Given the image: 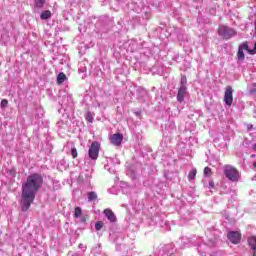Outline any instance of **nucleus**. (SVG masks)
Instances as JSON below:
<instances>
[{
    "label": "nucleus",
    "instance_id": "aec40b11",
    "mask_svg": "<svg viewBox=\"0 0 256 256\" xmlns=\"http://www.w3.org/2000/svg\"><path fill=\"white\" fill-rule=\"evenodd\" d=\"M103 225H104V223L102 221L96 222V224H95L96 231H101L103 229Z\"/></svg>",
    "mask_w": 256,
    "mask_h": 256
},
{
    "label": "nucleus",
    "instance_id": "6ab92c4d",
    "mask_svg": "<svg viewBox=\"0 0 256 256\" xmlns=\"http://www.w3.org/2000/svg\"><path fill=\"white\" fill-rule=\"evenodd\" d=\"M85 119L86 121H88V123H93V114H91V112H87L85 115Z\"/></svg>",
    "mask_w": 256,
    "mask_h": 256
},
{
    "label": "nucleus",
    "instance_id": "5701e85b",
    "mask_svg": "<svg viewBox=\"0 0 256 256\" xmlns=\"http://www.w3.org/2000/svg\"><path fill=\"white\" fill-rule=\"evenodd\" d=\"M71 155H72L73 159H77V156L79 155L77 153V148H72Z\"/></svg>",
    "mask_w": 256,
    "mask_h": 256
},
{
    "label": "nucleus",
    "instance_id": "f257e3e1",
    "mask_svg": "<svg viewBox=\"0 0 256 256\" xmlns=\"http://www.w3.org/2000/svg\"><path fill=\"white\" fill-rule=\"evenodd\" d=\"M43 187V176L39 173L30 174L24 183H22V194L20 200L21 210L25 213L29 211L31 204L39 190Z\"/></svg>",
    "mask_w": 256,
    "mask_h": 256
},
{
    "label": "nucleus",
    "instance_id": "0eeeda50",
    "mask_svg": "<svg viewBox=\"0 0 256 256\" xmlns=\"http://www.w3.org/2000/svg\"><path fill=\"white\" fill-rule=\"evenodd\" d=\"M110 143L115 145V147H119L123 143V134L116 133L110 136Z\"/></svg>",
    "mask_w": 256,
    "mask_h": 256
},
{
    "label": "nucleus",
    "instance_id": "1a4fd4ad",
    "mask_svg": "<svg viewBox=\"0 0 256 256\" xmlns=\"http://www.w3.org/2000/svg\"><path fill=\"white\" fill-rule=\"evenodd\" d=\"M247 243L251 249L252 255L256 256V235L248 237Z\"/></svg>",
    "mask_w": 256,
    "mask_h": 256
},
{
    "label": "nucleus",
    "instance_id": "7ed1b4c3",
    "mask_svg": "<svg viewBox=\"0 0 256 256\" xmlns=\"http://www.w3.org/2000/svg\"><path fill=\"white\" fill-rule=\"evenodd\" d=\"M218 35L227 41L231 39V37H235V35H237V31L233 28H229L228 26H220L218 29Z\"/></svg>",
    "mask_w": 256,
    "mask_h": 256
},
{
    "label": "nucleus",
    "instance_id": "f03ea898",
    "mask_svg": "<svg viewBox=\"0 0 256 256\" xmlns=\"http://www.w3.org/2000/svg\"><path fill=\"white\" fill-rule=\"evenodd\" d=\"M224 175L227 177V179H229V181H232L233 183H237L241 177L239 170L231 165L224 166Z\"/></svg>",
    "mask_w": 256,
    "mask_h": 256
},
{
    "label": "nucleus",
    "instance_id": "f3484780",
    "mask_svg": "<svg viewBox=\"0 0 256 256\" xmlns=\"http://www.w3.org/2000/svg\"><path fill=\"white\" fill-rule=\"evenodd\" d=\"M204 175L205 177H211V175H213V172L210 167L207 166L204 168Z\"/></svg>",
    "mask_w": 256,
    "mask_h": 256
},
{
    "label": "nucleus",
    "instance_id": "bb28decb",
    "mask_svg": "<svg viewBox=\"0 0 256 256\" xmlns=\"http://www.w3.org/2000/svg\"><path fill=\"white\" fill-rule=\"evenodd\" d=\"M185 83H187V78L184 76V77H183V80H182V82H181V85H182V84L185 85Z\"/></svg>",
    "mask_w": 256,
    "mask_h": 256
},
{
    "label": "nucleus",
    "instance_id": "dca6fc26",
    "mask_svg": "<svg viewBox=\"0 0 256 256\" xmlns=\"http://www.w3.org/2000/svg\"><path fill=\"white\" fill-rule=\"evenodd\" d=\"M237 57L239 61H243V59H245V53L241 48L238 49Z\"/></svg>",
    "mask_w": 256,
    "mask_h": 256
},
{
    "label": "nucleus",
    "instance_id": "412c9836",
    "mask_svg": "<svg viewBox=\"0 0 256 256\" xmlns=\"http://www.w3.org/2000/svg\"><path fill=\"white\" fill-rule=\"evenodd\" d=\"M35 5H36V7L41 9V7H43V5H45V0H36Z\"/></svg>",
    "mask_w": 256,
    "mask_h": 256
},
{
    "label": "nucleus",
    "instance_id": "39448f33",
    "mask_svg": "<svg viewBox=\"0 0 256 256\" xmlns=\"http://www.w3.org/2000/svg\"><path fill=\"white\" fill-rule=\"evenodd\" d=\"M241 232L240 231H230L227 234V239L233 244V245H239L241 243Z\"/></svg>",
    "mask_w": 256,
    "mask_h": 256
},
{
    "label": "nucleus",
    "instance_id": "9d476101",
    "mask_svg": "<svg viewBox=\"0 0 256 256\" xmlns=\"http://www.w3.org/2000/svg\"><path fill=\"white\" fill-rule=\"evenodd\" d=\"M103 213L111 223H115V221H117V216H115L113 210L107 208L103 211Z\"/></svg>",
    "mask_w": 256,
    "mask_h": 256
},
{
    "label": "nucleus",
    "instance_id": "f8f14e48",
    "mask_svg": "<svg viewBox=\"0 0 256 256\" xmlns=\"http://www.w3.org/2000/svg\"><path fill=\"white\" fill-rule=\"evenodd\" d=\"M40 19L42 20L51 19V11L49 10L43 11L40 15Z\"/></svg>",
    "mask_w": 256,
    "mask_h": 256
},
{
    "label": "nucleus",
    "instance_id": "4be33fe9",
    "mask_svg": "<svg viewBox=\"0 0 256 256\" xmlns=\"http://www.w3.org/2000/svg\"><path fill=\"white\" fill-rule=\"evenodd\" d=\"M7 105H9V101L7 99H3L1 101L0 107H2V109H5V107H7Z\"/></svg>",
    "mask_w": 256,
    "mask_h": 256
},
{
    "label": "nucleus",
    "instance_id": "393cba45",
    "mask_svg": "<svg viewBox=\"0 0 256 256\" xmlns=\"http://www.w3.org/2000/svg\"><path fill=\"white\" fill-rule=\"evenodd\" d=\"M248 53H251V55H255V53H256V43L254 44V49L253 50H248Z\"/></svg>",
    "mask_w": 256,
    "mask_h": 256
},
{
    "label": "nucleus",
    "instance_id": "2eb2a0df",
    "mask_svg": "<svg viewBox=\"0 0 256 256\" xmlns=\"http://www.w3.org/2000/svg\"><path fill=\"white\" fill-rule=\"evenodd\" d=\"M88 201H95L97 199V193L95 192H88Z\"/></svg>",
    "mask_w": 256,
    "mask_h": 256
},
{
    "label": "nucleus",
    "instance_id": "b1692460",
    "mask_svg": "<svg viewBox=\"0 0 256 256\" xmlns=\"http://www.w3.org/2000/svg\"><path fill=\"white\" fill-rule=\"evenodd\" d=\"M249 91H250L251 95H255L256 94V84H252Z\"/></svg>",
    "mask_w": 256,
    "mask_h": 256
},
{
    "label": "nucleus",
    "instance_id": "c85d7f7f",
    "mask_svg": "<svg viewBox=\"0 0 256 256\" xmlns=\"http://www.w3.org/2000/svg\"><path fill=\"white\" fill-rule=\"evenodd\" d=\"M253 167H255V168H256V161L253 163Z\"/></svg>",
    "mask_w": 256,
    "mask_h": 256
},
{
    "label": "nucleus",
    "instance_id": "a211bd4d",
    "mask_svg": "<svg viewBox=\"0 0 256 256\" xmlns=\"http://www.w3.org/2000/svg\"><path fill=\"white\" fill-rule=\"evenodd\" d=\"M239 49H242V51H243V50H244V51H251V50L249 49V44H248L247 42L242 43V44L239 46Z\"/></svg>",
    "mask_w": 256,
    "mask_h": 256
},
{
    "label": "nucleus",
    "instance_id": "423d86ee",
    "mask_svg": "<svg viewBox=\"0 0 256 256\" xmlns=\"http://www.w3.org/2000/svg\"><path fill=\"white\" fill-rule=\"evenodd\" d=\"M224 102L228 107H231L233 105V87L227 86L225 88V93H224Z\"/></svg>",
    "mask_w": 256,
    "mask_h": 256
},
{
    "label": "nucleus",
    "instance_id": "9b49d317",
    "mask_svg": "<svg viewBox=\"0 0 256 256\" xmlns=\"http://www.w3.org/2000/svg\"><path fill=\"white\" fill-rule=\"evenodd\" d=\"M65 81H67V75H65V73L60 72L57 76V85H63V83H65Z\"/></svg>",
    "mask_w": 256,
    "mask_h": 256
},
{
    "label": "nucleus",
    "instance_id": "20e7f679",
    "mask_svg": "<svg viewBox=\"0 0 256 256\" xmlns=\"http://www.w3.org/2000/svg\"><path fill=\"white\" fill-rule=\"evenodd\" d=\"M99 151H101V144L97 141H93L88 150V157H90L92 161H97V159H99Z\"/></svg>",
    "mask_w": 256,
    "mask_h": 256
},
{
    "label": "nucleus",
    "instance_id": "6e6552de",
    "mask_svg": "<svg viewBox=\"0 0 256 256\" xmlns=\"http://www.w3.org/2000/svg\"><path fill=\"white\" fill-rule=\"evenodd\" d=\"M185 95H187V86H185V84H182L178 89L177 101H179V103H183V101L185 100Z\"/></svg>",
    "mask_w": 256,
    "mask_h": 256
},
{
    "label": "nucleus",
    "instance_id": "cd10ccee",
    "mask_svg": "<svg viewBox=\"0 0 256 256\" xmlns=\"http://www.w3.org/2000/svg\"><path fill=\"white\" fill-rule=\"evenodd\" d=\"M134 115H136V117H141V112H134Z\"/></svg>",
    "mask_w": 256,
    "mask_h": 256
},
{
    "label": "nucleus",
    "instance_id": "4468645a",
    "mask_svg": "<svg viewBox=\"0 0 256 256\" xmlns=\"http://www.w3.org/2000/svg\"><path fill=\"white\" fill-rule=\"evenodd\" d=\"M195 177H197V169H193L192 171L189 172L188 174V179L189 181H194Z\"/></svg>",
    "mask_w": 256,
    "mask_h": 256
},
{
    "label": "nucleus",
    "instance_id": "a878e982",
    "mask_svg": "<svg viewBox=\"0 0 256 256\" xmlns=\"http://www.w3.org/2000/svg\"><path fill=\"white\" fill-rule=\"evenodd\" d=\"M209 187H211L213 189V187H215V182H213V180H211L209 182Z\"/></svg>",
    "mask_w": 256,
    "mask_h": 256
},
{
    "label": "nucleus",
    "instance_id": "ddd939ff",
    "mask_svg": "<svg viewBox=\"0 0 256 256\" xmlns=\"http://www.w3.org/2000/svg\"><path fill=\"white\" fill-rule=\"evenodd\" d=\"M81 215H83V210L81 209V207H76L74 210V218L79 219Z\"/></svg>",
    "mask_w": 256,
    "mask_h": 256
}]
</instances>
